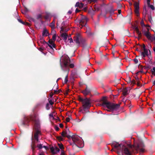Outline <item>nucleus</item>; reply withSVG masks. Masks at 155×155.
I'll return each mask as SVG.
<instances>
[{
  "label": "nucleus",
  "instance_id": "nucleus-10",
  "mask_svg": "<svg viewBox=\"0 0 155 155\" xmlns=\"http://www.w3.org/2000/svg\"><path fill=\"white\" fill-rule=\"evenodd\" d=\"M122 153H124L127 155H131V153L127 148L124 146H123L121 150Z\"/></svg>",
  "mask_w": 155,
  "mask_h": 155
},
{
  "label": "nucleus",
  "instance_id": "nucleus-4",
  "mask_svg": "<svg viewBox=\"0 0 155 155\" xmlns=\"http://www.w3.org/2000/svg\"><path fill=\"white\" fill-rule=\"evenodd\" d=\"M61 36L66 44L69 45H73L74 42L72 39L70 37H68L66 33H63L61 34Z\"/></svg>",
  "mask_w": 155,
  "mask_h": 155
},
{
  "label": "nucleus",
  "instance_id": "nucleus-52",
  "mask_svg": "<svg viewBox=\"0 0 155 155\" xmlns=\"http://www.w3.org/2000/svg\"><path fill=\"white\" fill-rule=\"evenodd\" d=\"M59 126H60V127L61 128V127H63V125L62 124H59Z\"/></svg>",
  "mask_w": 155,
  "mask_h": 155
},
{
  "label": "nucleus",
  "instance_id": "nucleus-28",
  "mask_svg": "<svg viewBox=\"0 0 155 155\" xmlns=\"http://www.w3.org/2000/svg\"><path fill=\"white\" fill-rule=\"evenodd\" d=\"M151 71L153 74H155V67H153L151 69Z\"/></svg>",
  "mask_w": 155,
  "mask_h": 155
},
{
  "label": "nucleus",
  "instance_id": "nucleus-29",
  "mask_svg": "<svg viewBox=\"0 0 155 155\" xmlns=\"http://www.w3.org/2000/svg\"><path fill=\"white\" fill-rule=\"evenodd\" d=\"M148 6H149L152 10H154L155 9L154 7V6L151 5L150 4V5H148Z\"/></svg>",
  "mask_w": 155,
  "mask_h": 155
},
{
  "label": "nucleus",
  "instance_id": "nucleus-5",
  "mask_svg": "<svg viewBox=\"0 0 155 155\" xmlns=\"http://www.w3.org/2000/svg\"><path fill=\"white\" fill-rule=\"evenodd\" d=\"M79 101L82 102L83 106L84 109H88L91 106V104L90 99L87 98L83 99L81 98L79 99Z\"/></svg>",
  "mask_w": 155,
  "mask_h": 155
},
{
  "label": "nucleus",
  "instance_id": "nucleus-64",
  "mask_svg": "<svg viewBox=\"0 0 155 155\" xmlns=\"http://www.w3.org/2000/svg\"><path fill=\"white\" fill-rule=\"evenodd\" d=\"M69 155H74V154H71V153H70V154H69Z\"/></svg>",
  "mask_w": 155,
  "mask_h": 155
},
{
  "label": "nucleus",
  "instance_id": "nucleus-57",
  "mask_svg": "<svg viewBox=\"0 0 155 155\" xmlns=\"http://www.w3.org/2000/svg\"><path fill=\"white\" fill-rule=\"evenodd\" d=\"M118 13L120 14V13L121 11L120 10H118Z\"/></svg>",
  "mask_w": 155,
  "mask_h": 155
},
{
  "label": "nucleus",
  "instance_id": "nucleus-14",
  "mask_svg": "<svg viewBox=\"0 0 155 155\" xmlns=\"http://www.w3.org/2000/svg\"><path fill=\"white\" fill-rule=\"evenodd\" d=\"M50 150L52 153L54 154L59 152L60 151V150L57 147H55L54 148L53 147H51Z\"/></svg>",
  "mask_w": 155,
  "mask_h": 155
},
{
  "label": "nucleus",
  "instance_id": "nucleus-30",
  "mask_svg": "<svg viewBox=\"0 0 155 155\" xmlns=\"http://www.w3.org/2000/svg\"><path fill=\"white\" fill-rule=\"evenodd\" d=\"M54 113V112H52L50 114H49V116L50 117H52L53 118V119H54V117H53V114Z\"/></svg>",
  "mask_w": 155,
  "mask_h": 155
},
{
  "label": "nucleus",
  "instance_id": "nucleus-17",
  "mask_svg": "<svg viewBox=\"0 0 155 155\" xmlns=\"http://www.w3.org/2000/svg\"><path fill=\"white\" fill-rule=\"evenodd\" d=\"M129 90L127 88H125L123 90V94L124 96L127 95L128 94Z\"/></svg>",
  "mask_w": 155,
  "mask_h": 155
},
{
  "label": "nucleus",
  "instance_id": "nucleus-19",
  "mask_svg": "<svg viewBox=\"0 0 155 155\" xmlns=\"http://www.w3.org/2000/svg\"><path fill=\"white\" fill-rule=\"evenodd\" d=\"M49 35L48 32L46 29L43 30L42 33V35L44 36H47Z\"/></svg>",
  "mask_w": 155,
  "mask_h": 155
},
{
  "label": "nucleus",
  "instance_id": "nucleus-31",
  "mask_svg": "<svg viewBox=\"0 0 155 155\" xmlns=\"http://www.w3.org/2000/svg\"><path fill=\"white\" fill-rule=\"evenodd\" d=\"M50 108L49 104L48 103H47L46 105V109L47 110H49Z\"/></svg>",
  "mask_w": 155,
  "mask_h": 155
},
{
  "label": "nucleus",
  "instance_id": "nucleus-41",
  "mask_svg": "<svg viewBox=\"0 0 155 155\" xmlns=\"http://www.w3.org/2000/svg\"><path fill=\"white\" fill-rule=\"evenodd\" d=\"M143 50H147V49L146 48V46L144 45H143Z\"/></svg>",
  "mask_w": 155,
  "mask_h": 155
},
{
  "label": "nucleus",
  "instance_id": "nucleus-42",
  "mask_svg": "<svg viewBox=\"0 0 155 155\" xmlns=\"http://www.w3.org/2000/svg\"><path fill=\"white\" fill-rule=\"evenodd\" d=\"M114 10L113 9H111L110 11V12L111 14H113L114 13Z\"/></svg>",
  "mask_w": 155,
  "mask_h": 155
},
{
  "label": "nucleus",
  "instance_id": "nucleus-55",
  "mask_svg": "<svg viewBox=\"0 0 155 155\" xmlns=\"http://www.w3.org/2000/svg\"><path fill=\"white\" fill-rule=\"evenodd\" d=\"M68 13L69 14H71V13L72 12H71V11H69L68 12Z\"/></svg>",
  "mask_w": 155,
  "mask_h": 155
},
{
  "label": "nucleus",
  "instance_id": "nucleus-59",
  "mask_svg": "<svg viewBox=\"0 0 155 155\" xmlns=\"http://www.w3.org/2000/svg\"><path fill=\"white\" fill-rule=\"evenodd\" d=\"M39 50L40 51H42V48H39Z\"/></svg>",
  "mask_w": 155,
  "mask_h": 155
},
{
  "label": "nucleus",
  "instance_id": "nucleus-24",
  "mask_svg": "<svg viewBox=\"0 0 155 155\" xmlns=\"http://www.w3.org/2000/svg\"><path fill=\"white\" fill-rule=\"evenodd\" d=\"M58 146H59V148H60V149H61V150H62V149H64V147H63V145L61 143V144H58Z\"/></svg>",
  "mask_w": 155,
  "mask_h": 155
},
{
  "label": "nucleus",
  "instance_id": "nucleus-50",
  "mask_svg": "<svg viewBox=\"0 0 155 155\" xmlns=\"http://www.w3.org/2000/svg\"><path fill=\"white\" fill-rule=\"evenodd\" d=\"M137 32L139 35H140L141 34V32L139 31V30H138V31H137Z\"/></svg>",
  "mask_w": 155,
  "mask_h": 155
},
{
  "label": "nucleus",
  "instance_id": "nucleus-12",
  "mask_svg": "<svg viewBox=\"0 0 155 155\" xmlns=\"http://www.w3.org/2000/svg\"><path fill=\"white\" fill-rule=\"evenodd\" d=\"M135 7V13L137 16H138L139 15V5L137 3H135L134 4Z\"/></svg>",
  "mask_w": 155,
  "mask_h": 155
},
{
  "label": "nucleus",
  "instance_id": "nucleus-23",
  "mask_svg": "<svg viewBox=\"0 0 155 155\" xmlns=\"http://www.w3.org/2000/svg\"><path fill=\"white\" fill-rule=\"evenodd\" d=\"M48 101H49V104L51 105H52L54 104V102H53V99H48Z\"/></svg>",
  "mask_w": 155,
  "mask_h": 155
},
{
  "label": "nucleus",
  "instance_id": "nucleus-38",
  "mask_svg": "<svg viewBox=\"0 0 155 155\" xmlns=\"http://www.w3.org/2000/svg\"><path fill=\"white\" fill-rule=\"evenodd\" d=\"M134 61L136 64L138 62V59H136V58L134 59Z\"/></svg>",
  "mask_w": 155,
  "mask_h": 155
},
{
  "label": "nucleus",
  "instance_id": "nucleus-61",
  "mask_svg": "<svg viewBox=\"0 0 155 155\" xmlns=\"http://www.w3.org/2000/svg\"><path fill=\"white\" fill-rule=\"evenodd\" d=\"M144 10H145V12H146V8H144L143 9Z\"/></svg>",
  "mask_w": 155,
  "mask_h": 155
},
{
  "label": "nucleus",
  "instance_id": "nucleus-7",
  "mask_svg": "<svg viewBox=\"0 0 155 155\" xmlns=\"http://www.w3.org/2000/svg\"><path fill=\"white\" fill-rule=\"evenodd\" d=\"M81 18L79 20L80 27V26H81V28L82 27L85 26L86 24L87 21V19L86 17L83 15H81Z\"/></svg>",
  "mask_w": 155,
  "mask_h": 155
},
{
  "label": "nucleus",
  "instance_id": "nucleus-49",
  "mask_svg": "<svg viewBox=\"0 0 155 155\" xmlns=\"http://www.w3.org/2000/svg\"><path fill=\"white\" fill-rule=\"evenodd\" d=\"M38 155H45L43 152H40L39 153Z\"/></svg>",
  "mask_w": 155,
  "mask_h": 155
},
{
  "label": "nucleus",
  "instance_id": "nucleus-16",
  "mask_svg": "<svg viewBox=\"0 0 155 155\" xmlns=\"http://www.w3.org/2000/svg\"><path fill=\"white\" fill-rule=\"evenodd\" d=\"M90 92V89L87 88L85 90L83 91L82 93L85 95L88 94Z\"/></svg>",
  "mask_w": 155,
  "mask_h": 155
},
{
  "label": "nucleus",
  "instance_id": "nucleus-39",
  "mask_svg": "<svg viewBox=\"0 0 155 155\" xmlns=\"http://www.w3.org/2000/svg\"><path fill=\"white\" fill-rule=\"evenodd\" d=\"M80 3L79 2H77L76 3V5H75V6L76 7H79L80 5Z\"/></svg>",
  "mask_w": 155,
  "mask_h": 155
},
{
  "label": "nucleus",
  "instance_id": "nucleus-53",
  "mask_svg": "<svg viewBox=\"0 0 155 155\" xmlns=\"http://www.w3.org/2000/svg\"><path fill=\"white\" fill-rule=\"evenodd\" d=\"M18 21L20 22V23H21L22 22V21L20 19H19V18H18Z\"/></svg>",
  "mask_w": 155,
  "mask_h": 155
},
{
  "label": "nucleus",
  "instance_id": "nucleus-1",
  "mask_svg": "<svg viewBox=\"0 0 155 155\" xmlns=\"http://www.w3.org/2000/svg\"><path fill=\"white\" fill-rule=\"evenodd\" d=\"M25 120L26 122H24L23 124L24 125H26V122H28L29 121L31 120L33 121L34 123V128L36 130V132L35 134V138L38 141V135L41 134V132L39 129L40 127V122L39 120L37 119L36 116L35 115H31L29 117H25Z\"/></svg>",
  "mask_w": 155,
  "mask_h": 155
},
{
  "label": "nucleus",
  "instance_id": "nucleus-51",
  "mask_svg": "<svg viewBox=\"0 0 155 155\" xmlns=\"http://www.w3.org/2000/svg\"><path fill=\"white\" fill-rule=\"evenodd\" d=\"M21 23H22V24L24 25H26V24H28L27 23H25L23 21H22V22H21Z\"/></svg>",
  "mask_w": 155,
  "mask_h": 155
},
{
  "label": "nucleus",
  "instance_id": "nucleus-37",
  "mask_svg": "<svg viewBox=\"0 0 155 155\" xmlns=\"http://www.w3.org/2000/svg\"><path fill=\"white\" fill-rule=\"evenodd\" d=\"M149 21H150V22L151 23H152V22H153V21L152 19V18H151V17H149Z\"/></svg>",
  "mask_w": 155,
  "mask_h": 155
},
{
  "label": "nucleus",
  "instance_id": "nucleus-34",
  "mask_svg": "<svg viewBox=\"0 0 155 155\" xmlns=\"http://www.w3.org/2000/svg\"><path fill=\"white\" fill-rule=\"evenodd\" d=\"M68 75H66V76L65 78V79H64V83H66L68 81Z\"/></svg>",
  "mask_w": 155,
  "mask_h": 155
},
{
  "label": "nucleus",
  "instance_id": "nucleus-9",
  "mask_svg": "<svg viewBox=\"0 0 155 155\" xmlns=\"http://www.w3.org/2000/svg\"><path fill=\"white\" fill-rule=\"evenodd\" d=\"M70 131L69 129L67 128L64 131L62 132L61 135L63 137H67L69 138L71 137V136L70 135Z\"/></svg>",
  "mask_w": 155,
  "mask_h": 155
},
{
  "label": "nucleus",
  "instance_id": "nucleus-62",
  "mask_svg": "<svg viewBox=\"0 0 155 155\" xmlns=\"http://www.w3.org/2000/svg\"><path fill=\"white\" fill-rule=\"evenodd\" d=\"M139 148H140V146H139V145H138V149H139Z\"/></svg>",
  "mask_w": 155,
  "mask_h": 155
},
{
  "label": "nucleus",
  "instance_id": "nucleus-35",
  "mask_svg": "<svg viewBox=\"0 0 155 155\" xmlns=\"http://www.w3.org/2000/svg\"><path fill=\"white\" fill-rule=\"evenodd\" d=\"M35 147H35V145H33L31 147V148H32V149L33 152H34V150H35Z\"/></svg>",
  "mask_w": 155,
  "mask_h": 155
},
{
  "label": "nucleus",
  "instance_id": "nucleus-45",
  "mask_svg": "<svg viewBox=\"0 0 155 155\" xmlns=\"http://www.w3.org/2000/svg\"><path fill=\"white\" fill-rule=\"evenodd\" d=\"M150 0H147V3L148 5H150Z\"/></svg>",
  "mask_w": 155,
  "mask_h": 155
},
{
  "label": "nucleus",
  "instance_id": "nucleus-46",
  "mask_svg": "<svg viewBox=\"0 0 155 155\" xmlns=\"http://www.w3.org/2000/svg\"><path fill=\"white\" fill-rule=\"evenodd\" d=\"M70 67L71 68H73L74 67V64H71L69 65Z\"/></svg>",
  "mask_w": 155,
  "mask_h": 155
},
{
  "label": "nucleus",
  "instance_id": "nucleus-43",
  "mask_svg": "<svg viewBox=\"0 0 155 155\" xmlns=\"http://www.w3.org/2000/svg\"><path fill=\"white\" fill-rule=\"evenodd\" d=\"M41 17H42L41 15H40H40H38L37 16V18L38 19L41 18Z\"/></svg>",
  "mask_w": 155,
  "mask_h": 155
},
{
  "label": "nucleus",
  "instance_id": "nucleus-48",
  "mask_svg": "<svg viewBox=\"0 0 155 155\" xmlns=\"http://www.w3.org/2000/svg\"><path fill=\"white\" fill-rule=\"evenodd\" d=\"M52 29V33H53V34H55V31L54 30V29Z\"/></svg>",
  "mask_w": 155,
  "mask_h": 155
},
{
  "label": "nucleus",
  "instance_id": "nucleus-2",
  "mask_svg": "<svg viewBox=\"0 0 155 155\" xmlns=\"http://www.w3.org/2000/svg\"><path fill=\"white\" fill-rule=\"evenodd\" d=\"M69 62L70 60L68 55L65 54L63 55L60 59V64L62 70L64 71L68 70Z\"/></svg>",
  "mask_w": 155,
  "mask_h": 155
},
{
  "label": "nucleus",
  "instance_id": "nucleus-58",
  "mask_svg": "<svg viewBox=\"0 0 155 155\" xmlns=\"http://www.w3.org/2000/svg\"><path fill=\"white\" fill-rule=\"evenodd\" d=\"M153 84L155 86V80L153 81Z\"/></svg>",
  "mask_w": 155,
  "mask_h": 155
},
{
  "label": "nucleus",
  "instance_id": "nucleus-60",
  "mask_svg": "<svg viewBox=\"0 0 155 155\" xmlns=\"http://www.w3.org/2000/svg\"><path fill=\"white\" fill-rule=\"evenodd\" d=\"M61 79V78H58L57 80V82L59 80H60V79Z\"/></svg>",
  "mask_w": 155,
  "mask_h": 155
},
{
  "label": "nucleus",
  "instance_id": "nucleus-18",
  "mask_svg": "<svg viewBox=\"0 0 155 155\" xmlns=\"http://www.w3.org/2000/svg\"><path fill=\"white\" fill-rule=\"evenodd\" d=\"M51 17V14L48 13H46L45 15V18L46 19H49Z\"/></svg>",
  "mask_w": 155,
  "mask_h": 155
},
{
  "label": "nucleus",
  "instance_id": "nucleus-27",
  "mask_svg": "<svg viewBox=\"0 0 155 155\" xmlns=\"http://www.w3.org/2000/svg\"><path fill=\"white\" fill-rule=\"evenodd\" d=\"M56 34H54L52 36V39L53 41H55L56 39Z\"/></svg>",
  "mask_w": 155,
  "mask_h": 155
},
{
  "label": "nucleus",
  "instance_id": "nucleus-47",
  "mask_svg": "<svg viewBox=\"0 0 155 155\" xmlns=\"http://www.w3.org/2000/svg\"><path fill=\"white\" fill-rule=\"evenodd\" d=\"M135 30L136 31V32L137 31H138L139 30L138 28L137 27H136V26L135 27Z\"/></svg>",
  "mask_w": 155,
  "mask_h": 155
},
{
  "label": "nucleus",
  "instance_id": "nucleus-11",
  "mask_svg": "<svg viewBox=\"0 0 155 155\" xmlns=\"http://www.w3.org/2000/svg\"><path fill=\"white\" fill-rule=\"evenodd\" d=\"M150 54V50L147 49L143 50V51L141 52V55L143 57H145L148 56Z\"/></svg>",
  "mask_w": 155,
  "mask_h": 155
},
{
  "label": "nucleus",
  "instance_id": "nucleus-26",
  "mask_svg": "<svg viewBox=\"0 0 155 155\" xmlns=\"http://www.w3.org/2000/svg\"><path fill=\"white\" fill-rule=\"evenodd\" d=\"M58 84H55L54 86V87H53V89H54L55 88L56 89V90L55 89H54V91L55 92H56L57 91V90H58Z\"/></svg>",
  "mask_w": 155,
  "mask_h": 155
},
{
  "label": "nucleus",
  "instance_id": "nucleus-3",
  "mask_svg": "<svg viewBox=\"0 0 155 155\" xmlns=\"http://www.w3.org/2000/svg\"><path fill=\"white\" fill-rule=\"evenodd\" d=\"M102 105L103 107H106L109 110V111H113L117 110L119 109L120 107L119 104H115L106 101H104L103 102Z\"/></svg>",
  "mask_w": 155,
  "mask_h": 155
},
{
  "label": "nucleus",
  "instance_id": "nucleus-63",
  "mask_svg": "<svg viewBox=\"0 0 155 155\" xmlns=\"http://www.w3.org/2000/svg\"><path fill=\"white\" fill-rule=\"evenodd\" d=\"M153 51L155 52V47L153 48Z\"/></svg>",
  "mask_w": 155,
  "mask_h": 155
},
{
  "label": "nucleus",
  "instance_id": "nucleus-33",
  "mask_svg": "<svg viewBox=\"0 0 155 155\" xmlns=\"http://www.w3.org/2000/svg\"><path fill=\"white\" fill-rule=\"evenodd\" d=\"M84 4L82 3H80V5L79 7L80 8H82L84 7Z\"/></svg>",
  "mask_w": 155,
  "mask_h": 155
},
{
  "label": "nucleus",
  "instance_id": "nucleus-54",
  "mask_svg": "<svg viewBox=\"0 0 155 155\" xmlns=\"http://www.w3.org/2000/svg\"><path fill=\"white\" fill-rule=\"evenodd\" d=\"M79 10L77 8L76 10H75V12L76 13H77L78 12H79Z\"/></svg>",
  "mask_w": 155,
  "mask_h": 155
},
{
  "label": "nucleus",
  "instance_id": "nucleus-8",
  "mask_svg": "<svg viewBox=\"0 0 155 155\" xmlns=\"http://www.w3.org/2000/svg\"><path fill=\"white\" fill-rule=\"evenodd\" d=\"M74 41L78 45H80L82 42V40L81 38L80 35L79 34L76 35L74 38Z\"/></svg>",
  "mask_w": 155,
  "mask_h": 155
},
{
  "label": "nucleus",
  "instance_id": "nucleus-22",
  "mask_svg": "<svg viewBox=\"0 0 155 155\" xmlns=\"http://www.w3.org/2000/svg\"><path fill=\"white\" fill-rule=\"evenodd\" d=\"M140 24L143 27H149V26L148 25H145L144 24V22L143 21H142L140 22Z\"/></svg>",
  "mask_w": 155,
  "mask_h": 155
},
{
  "label": "nucleus",
  "instance_id": "nucleus-40",
  "mask_svg": "<svg viewBox=\"0 0 155 155\" xmlns=\"http://www.w3.org/2000/svg\"><path fill=\"white\" fill-rule=\"evenodd\" d=\"M55 129L57 131H58L59 130V128L57 126L55 127Z\"/></svg>",
  "mask_w": 155,
  "mask_h": 155
},
{
  "label": "nucleus",
  "instance_id": "nucleus-6",
  "mask_svg": "<svg viewBox=\"0 0 155 155\" xmlns=\"http://www.w3.org/2000/svg\"><path fill=\"white\" fill-rule=\"evenodd\" d=\"M72 139L74 143V144L77 146V144H79L81 142H82V145L81 146H83V143L82 140L80 137L77 135H74L72 136Z\"/></svg>",
  "mask_w": 155,
  "mask_h": 155
},
{
  "label": "nucleus",
  "instance_id": "nucleus-56",
  "mask_svg": "<svg viewBox=\"0 0 155 155\" xmlns=\"http://www.w3.org/2000/svg\"><path fill=\"white\" fill-rule=\"evenodd\" d=\"M155 41V36H154L153 37V41Z\"/></svg>",
  "mask_w": 155,
  "mask_h": 155
},
{
  "label": "nucleus",
  "instance_id": "nucleus-21",
  "mask_svg": "<svg viewBox=\"0 0 155 155\" xmlns=\"http://www.w3.org/2000/svg\"><path fill=\"white\" fill-rule=\"evenodd\" d=\"M55 21L54 20L50 24V26L51 28L52 29H54V24Z\"/></svg>",
  "mask_w": 155,
  "mask_h": 155
},
{
  "label": "nucleus",
  "instance_id": "nucleus-13",
  "mask_svg": "<svg viewBox=\"0 0 155 155\" xmlns=\"http://www.w3.org/2000/svg\"><path fill=\"white\" fill-rule=\"evenodd\" d=\"M144 35L148 39L150 40L151 41H153V37L151 36V34L148 31L145 32H144Z\"/></svg>",
  "mask_w": 155,
  "mask_h": 155
},
{
  "label": "nucleus",
  "instance_id": "nucleus-36",
  "mask_svg": "<svg viewBox=\"0 0 155 155\" xmlns=\"http://www.w3.org/2000/svg\"><path fill=\"white\" fill-rule=\"evenodd\" d=\"M61 155H65V153L63 150H61Z\"/></svg>",
  "mask_w": 155,
  "mask_h": 155
},
{
  "label": "nucleus",
  "instance_id": "nucleus-44",
  "mask_svg": "<svg viewBox=\"0 0 155 155\" xmlns=\"http://www.w3.org/2000/svg\"><path fill=\"white\" fill-rule=\"evenodd\" d=\"M43 147L45 148L46 150H47L48 149V147L47 146H43Z\"/></svg>",
  "mask_w": 155,
  "mask_h": 155
},
{
  "label": "nucleus",
  "instance_id": "nucleus-32",
  "mask_svg": "<svg viewBox=\"0 0 155 155\" xmlns=\"http://www.w3.org/2000/svg\"><path fill=\"white\" fill-rule=\"evenodd\" d=\"M71 117H68L66 118V121L67 122H69L71 119Z\"/></svg>",
  "mask_w": 155,
  "mask_h": 155
},
{
  "label": "nucleus",
  "instance_id": "nucleus-20",
  "mask_svg": "<svg viewBox=\"0 0 155 155\" xmlns=\"http://www.w3.org/2000/svg\"><path fill=\"white\" fill-rule=\"evenodd\" d=\"M114 147H115V148H117V149L118 150V151H121V150H119V147H121V145L120 144H118V143H115V144H114Z\"/></svg>",
  "mask_w": 155,
  "mask_h": 155
},
{
  "label": "nucleus",
  "instance_id": "nucleus-25",
  "mask_svg": "<svg viewBox=\"0 0 155 155\" xmlns=\"http://www.w3.org/2000/svg\"><path fill=\"white\" fill-rule=\"evenodd\" d=\"M37 147H38L39 149H41L43 148L42 145L41 144H38L37 145Z\"/></svg>",
  "mask_w": 155,
  "mask_h": 155
},
{
  "label": "nucleus",
  "instance_id": "nucleus-15",
  "mask_svg": "<svg viewBox=\"0 0 155 155\" xmlns=\"http://www.w3.org/2000/svg\"><path fill=\"white\" fill-rule=\"evenodd\" d=\"M49 44H48L49 47L51 49L55 48V45L53 41L51 40H49L48 41Z\"/></svg>",
  "mask_w": 155,
  "mask_h": 155
}]
</instances>
